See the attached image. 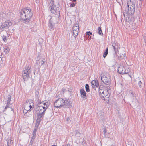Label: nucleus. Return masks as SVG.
Instances as JSON below:
<instances>
[{
	"instance_id": "obj_1",
	"label": "nucleus",
	"mask_w": 146,
	"mask_h": 146,
	"mask_svg": "<svg viewBox=\"0 0 146 146\" xmlns=\"http://www.w3.org/2000/svg\"><path fill=\"white\" fill-rule=\"evenodd\" d=\"M33 15L31 9L29 8L24 9L20 13L21 19L26 22H29Z\"/></svg>"
},
{
	"instance_id": "obj_2",
	"label": "nucleus",
	"mask_w": 146,
	"mask_h": 146,
	"mask_svg": "<svg viewBox=\"0 0 146 146\" xmlns=\"http://www.w3.org/2000/svg\"><path fill=\"white\" fill-rule=\"evenodd\" d=\"M106 89L105 91H104L103 89V88L102 87L100 86L99 88V92L100 96L102 97L105 99L104 97H106L107 98H108L110 95L109 94L108 91L110 90V86H106Z\"/></svg>"
},
{
	"instance_id": "obj_3",
	"label": "nucleus",
	"mask_w": 146,
	"mask_h": 146,
	"mask_svg": "<svg viewBox=\"0 0 146 146\" xmlns=\"http://www.w3.org/2000/svg\"><path fill=\"white\" fill-rule=\"evenodd\" d=\"M31 71V67L29 66H26L24 68L22 72V76L24 80H27L30 77V74Z\"/></svg>"
},
{
	"instance_id": "obj_4",
	"label": "nucleus",
	"mask_w": 146,
	"mask_h": 146,
	"mask_svg": "<svg viewBox=\"0 0 146 146\" xmlns=\"http://www.w3.org/2000/svg\"><path fill=\"white\" fill-rule=\"evenodd\" d=\"M31 71V67L29 66H26L24 68L22 72V76L24 80H27L30 77V74Z\"/></svg>"
},
{
	"instance_id": "obj_5",
	"label": "nucleus",
	"mask_w": 146,
	"mask_h": 146,
	"mask_svg": "<svg viewBox=\"0 0 146 146\" xmlns=\"http://www.w3.org/2000/svg\"><path fill=\"white\" fill-rule=\"evenodd\" d=\"M101 77L102 81L107 86H109L111 82V76L109 73H106L105 75L101 74Z\"/></svg>"
},
{
	"instance_id": "obj_6",
	"label": "nucleus",
	"mask_w": 146,
	"mask_h": 146,
	"mask_svg": "<svg viewBox=\"0 0 146 146\" xmlns=\"http://www.w3.org/2000/svg\"><path fill=\"white\" fill-rule=\"evenodd\" d=\"M127 6L128 8V13L133 14L135 12V4L131 1V0L127 2Z\"/></svg>"
},
{
	"instance_id": "obj_7",
	"label": "nucleus",
	"mask_w": 146,
	"mask_h": 146,
	"mask_svg": "<svg viewBox=\"0 0 146 146\" xmlns=\"http://www.w3.org/2000/svg\"><path fill=\"white\" fill-rule=\"evenodd\" d=\"M64 100L61 98H58L54 102V105L56 108L63 107V105L64 104Z\"/></svg>"
},
{
	"instance_id": "obj_8",
	"label": "nucleus",
	"mask_w": 146,
	"mask_h": 146,
	"mask_svg": "<svg viewBox=\"0 0 146 146\" xmlns=\"http://www.w3.org/2000/svg\"><path fill=\"white\" fill-rule=\"evenodd\" d=\"M12 25V23L9 21L3 22L0 26V29L3 31L4 29H7Z\"/></svg>"
},
{
	"instance_id": "obj_9",
	"label": "nucleus",
	"mask_w": 146,
	"mask_h": 146,
	"mask_svg": "<svg viewBox=\"0 0 146 146\" xmlns=\"http://www.w3.org/2000/svg\"><path fill=\"white\" fill-rule=\"evenodd\" d=\"M36 111L37 113H44L46 109L45 108L44 106L43 105L40 106L37 105L36 107Z\"/></svg>"
},
{
	"instance_id": "obj_10",
	"label": "nucleus",
	"mask_w": 146,
	"mask_h": 146,
	"mask_svg": "<svg viewBox=\"0 0 146 146\" xmlns=\"http://www.w3.org/2000/svg\"><path fill=\"white\" fill-rule=\"evenodd\" d=\"M72 30L74 36L76 38L77 36L79 30V25L77 24H74L72 27Z\"/></svg>"
},
{
	"instance_id": "obj_11",
	"label": "nucleus",
	"mask_w": 146,
	"mask_h": 146,
	"mask_svg": "<svg viewBox=\"0 0 146 146\" xmlns=\"http://www.w3.org/2000/svg\"><path fill=\"white\" fill-rule=\"evenodd\" d=\"M118 72L120 74H123L128 73V71L126 70L123 65L121 64L119 65L118 69Z\"/></svg>"
},
{
	"instance_id": "obj_12",
	"label": "nucleus",
	"mask_w": 146,
	"mask_h": 146,
	"mask_svg": "<svg viewBox=\"0 0 146 146\" xmlns=\"http://www.w3.org/2000/svg\"><path fill=\"white\" fill-rule=\"evenodd\" d=\"M50 9L52 13H55L57 11V8L54 5L53 0H51L50 4Z\"/></svg>"
},
{
	"instance_id": "obj_13",
	"label": "nucleus",
	"mask_w": 146,
	"mask_h": 146,
	"mask_svg": "<svg viewBox=\"0 0 146 146\" xmlns=\"http://www.w3.org/2000/svg\"><path fill=\"white\" fill-rule=\"evenodd\" d=\"M37 113V115L36 125H37V127H38L41 120L42 119L44 115V113Z\"/></svg>"
},
{
	"instance_id": "obj_14",
	"label": "nucleus",
	"mask_w": 146,
	"mask_h": 146,
	"mask_svg": "<svg viewBox=\"0 0 146 146\" xmlns=\"http://www.w3.org/2000/svg\"><path fill=\"white\" fill-rule=\"evenodd\" d=\"M57 21L56 18H51L50 20L49 26L51 29H53L54 27V25Z\"/></svg>"
},
{
	"instance_id": "obj_15",
	"label": "nucleus",
	"mask_w": 146,
	"mask_h": 146,
	"mask_svg": "<svg viewBox=\"0 0 146 146\" xmlns=\"http://www.w3.org/2000/svg\"><path fill=\"white\" fill-rule=\"evenodd\" d=\"M11 97L10 95H9L8 97V100L7 101V104L6 105V107L4 108V111H5L7 110V109H9V110H11L13 111V110L11 108H10L9 107V106L10 105V101H11Z\"/></svg>"
},
{
	"instance_id": "obj_16",
	"label": "nucleus",
	"mask_w": 146,
	"mask_h": 146,
	"mask_svg": "<svg viewBox=\"0 0 146 146\" xmlns=\"http://www.w3.org/2000/svg\"><path fill=\"white\" fill-rule=\"evenodd\" d=\"M112 46L114 49L115 54H116L118 51V48H120V47H119V44L118 43L116 42H115L112 44Z\"/></svg>"
},
{
	"instance_id": "obj_17",
	"label": "nucleus",
	"mask_w": 146,
	"mask_h": 146,
	"mask_svg": "<svg viewBox=\"0 0 146 146\" xmlns=\"http://www.w3.org/2000/svg\"><path fill=\"white\" fill-rule=\"evenodd\" d=\"M64 104L63 105V107L66 108L68 107V108L72 106V104L71 102L68 100H64Z\"/></svg>"
},
{
	"instance_id": "obj_18",
	"label": "nucleus",
	"mask_w": 146,
	"mask_h": 146,
	"mask_svg": "<svg viewBox=\"0 0 146 146\" xmlns=\"http://www.w3.org/2000/svg\"><path fill=\"white\" fill-rule=\"evenodd\" d=\"M91 84L93 88L96 90V87L98 88L99 86V83L97 80H93L91 82Z\"/></svg>"
},
{
	"instance_id": "obj_19",
	"label": "nucleus",
	"mask_w": 146,
	"mask_h": 146,
	"mask_svg": "<svg viewBox=\"0 0 146 146\" xmlns=\"http://www.w3.org/2000/svg\"><path fill=\"white\" fill-rule=\"evenodd\" d=\"M81 96L82 98H83L84 100L87 98V96L86 93L83 89H82L80 90Z\"/></svg>"
},
{
	"instance_id": "obj_20",
	"label": "nucleus",
	"mask_w": 146,
	"mask_h": 146,
	"mask_svg": "<svg viewBox=\"0 0 146 146\" xmlns=\"http://www.w3.org/2000/svg\"><path fill=\"white\" fill-rule=\"evenodd\" d=\"M30 104H31L32 105H33V100H27L26 103L25 104L24 106H29V105Z\"/></svg>"
},
{
	"instance_id": "obj_21",
	"label": "nucleus",
	"mask_w": 146,
	"mask_h": 146,
	"mask_svg": "<svg viewBox=\"0 0 146 146\" xmlns=\"http://www.w3.org/2000/svg\"><path fill=\"white\" fill-rule=\"evenodd\" d=\"M10 50V49L8 47L5 46L4 48V52L6 54L9 53Z\"/></svg>"
},
{
	"instance_id": "obj_22",
	"label": "nucleus",
	"mask_w": 146,
	"mask_h": 146,
	"mask_svg": "<svg viewBox=\"0 0 146 146\" xmlns=\"http://www.w3.org/2000/svg\"><path fill=\"white\" fill-rule=\"evenodd\" d=\"M134 94L135 93H134L132 91H130V92L129 96L132 99H133L135 96Z\"/></svg>"
},
{
	"instance_id": "obj_23",
	"label": "nucleus",
	"mask_w": 146,
	"mask_h": 146,
	"mask_svg": "<svg viewBox=\"0 0 146 146\" xmlns=\"http://www.w3.org/2000/svg\"><path fill=\"white\" fill-rule=\"evenodd\" d=\"M25 107H24V110H23V112L24 114H26L28 111H30L29 110V109H27V108L25 106H24Z\"/></svg>"
},
{
	"instance_id": "obj_24",
	"label": "nucleus",
	"mask_w": 146,
	"mask_h": 146,
	"mask_svg": "<svg viewBox=\"0 0 146 146\" xmlns=\"http://www.w3.org/2000/svg\"><path fill=\"white\" fill-rule=\"evenodd\" d=\"M98 34L101 36L102 35L103 33L100 27H98Z\"/></svg>"
},
{
	"instance_id": "obj_25",
	"label": "nucleus",
	"mask_w": 146,
	"mask_h": 146,
	"mask_svg": "<svg viewBox=\"0 0 146 146\" xmlns=\"http://www.w3.org/2000/svg\"><path fill=\"white\" fill-rule=\"evenodd\" d=\"M85 88L87 92H89L90 91L89 86V85L86 84L85 85Z\"/></svg>"
},
{
	"instance_id": "obj_26",
	"label": "nucleus",
	"mask_w": 146,
	"mask_h": 146,
	"mask_svg": "<svg viewBox=\"0 0 146 146\" xmlns=\"http://www.w3.org/2000/svg\"><path fill=\"white\" fill-rule=\"evenodd\" d=\"M48 102H43V104H42V105L43 106H44V108H45L46 109H47V108L48 107Z\"/></svg>"
},
{
	"instance_id": "obj_27",
	"label": "nucleus",
	"mask_w": 146,
	"mask_h": 146,
	"mask_svg": "<svg viewBox=\"0 0 146 146\" xmlns=\"http://www.w3.org/2000/svg\"><path fill=\"white\" fill-rule=\"evenodd\" d=\"M13 141L12 140L9 139L7 141V145L8 146H10L13 143Z\"/></svg>"
},
{
	"instance_id": "obj_28",
	"label": "nucleus",
	"mask_w": 146,
	"mask_h": 146,
	"mask_svg": "<svg viewBox=\"0 0 146 146\" xmlns=\"http://www.w3.org/2000/svg\"><path fill=\"white\" fill-rule=\"evenodd\" d=\"M2 39L4 42H6L7 40V38L4 35L2 36Z\"/></svg>"
},
{
	"instance_id": "obj_29",
	"label": "nucleus",
	"mask_w": 146,
	"mask_h": 146,
	"mask_svg": "<svg viewBox=\"0 0 146 146\" xmlns=\"http://www.w3.org/2000/svg\"><path fill=\"white\" fill-rule=\"evenodd\" d=\"M43 102H41V100H38L37 101V105L40 106L42 105L43 104Z\"/></svg>"
},
{
	"instance_id": "obj_30",
	"label": "nucleus",
	"mask_w": 146,
	"mask_h": 146,
	"mask_svg": "<svg viewBox=\"0 0 146 146\" xmlns=\"http://www.w3.org/2000/svg\"><path fill=\"white\" fill-rule=\"evenodd\" d=\"M45 62V60L44 59L40 61L39 63V65H42Z\"/></svg>"
},
{
	"instance_id": "obj_31",
	"label": "nucleus",
	"mask_w": 146,
	"mask_h": 146,
	"mask_svg": "<svg viewBox=\"0 0 146 146\" xmlns=\"http://www.w3.org/2000/svg\"><path fill=\"white\" fill-rule=\"evenodd\" d=\"M33 105H32L31 104H30L29 105V106H25V107H26L27 108L29 107V108H28L29 110H30V109L32 108V106H33Z\"/></svg>"
},
{
	"instance_id": "obj_32",
	"label": "nucleus",
	"mask_w": 146,
	"mask_h": 146,
	"mask_svg": "<svg viewBox=\"0 0 146 146\" xmlns=\"http://www.w3.org/2000/svg\"><path fill=\"white\" fill-rule=\"evenodd\" d=\"M108 54V52L105 51L104 52V53L103 55V56L104 58L106 56L107 54Z\"/></svg>"
},
{
	"instance_id": "obj_33",
	"label": "nucleus",
	"mask_w": 146,
	"mask_h": 146,
	"mask_svg": "<svg viewBox=\"0 0 146 146\" xmlns=\"http://www.w3.org/2000/svg\"><path fill=\"white\" fill-rule=\"evenodd\" d=\"M86 35H88V36H90L92 34V33L90 31H88L86 32Z\"/></svg>"
},
{
	"instance_id": "obj_34",
	"label": "nucleus",
	"mask_w": 146,
	"mask_h": 146,
	"mask_svg": "<svg viewBox=\"0 0 146 146\" xmlns=\"http://www.w3.org/2000/svg\"><path fill=\"white\" fill-rule=\"evenodd\" d=\"M106 133H107L106 129L104 128L103 131V133L104 134L105 136V134Z\"/></svg>"
},
{
	"instance_id": "obj_35",
	"label": "nucleus",
	"mask_w": 146,
	"mask_h": 146,
	"mask_svg": "<svg viewBox=\"0 0 146 146\" xmlns=\"http://www.w3.org/2000/svg\"><path fill=\"white\" fill-rule=\"evenodd\" d=\"M2 53H0V61L1 60H2V58H3L2 57Z\"/></svg>"
},
{
	"instance_id": "obj_36",
	"label": "nucleus",
	"mask_w": 146,
	"mask_h": 146,
	"mask_svg": "<svg viewBox=\"0 0 146 146\" xmlns=\"http://www.w3.org/2000/svg\"><path fill=\"white\" fill-rule=\"evenodd\" d=\"M35 137L32 136V137L31 139V142H33L34 140V139Z\"/></svg>"
},
{
	"instance_id": "obj_37",
	"label": "nucleus",
	"mask_w": 146,
	"mask_h": 146,
	"mask_svg": "<svg viewBox=\"0 0 146 146\" xmlns=\"http://www.w3.org/2000/svg\"><path fill=\"white\" fill-rule=\"evenodd\" d=\"M36 127L35 129H34V130H33V132H36V131H37V128L38 127H37V125H35V127Z\"/></svg>"
},
{
	"instance_id": "obj_38",
	"label": "nucleus",
	"mask_w": 146,
	"mask_h": 146,
	"mask_svg": "<svg viewBox=\"0 0 146 146\" xmlns=\"http://www.w3.org/2000/svg\"><path fill=\"white\" fill-rule=\"evenodd\" d=\"M33 137H35L36 135V132H33Z\"/></svg>"
},
{
	"instance_id": "obj_39",
	"label": "nucleus",
	"mask_w": 146,
	"mask_h": 146,
	"mask_svg": "<svg viewBox=\"0 0 146 146\" xmlns=\"http://www.w3.org/2000/svg\"><path fill=\"white\" fill-rule=\"evenodd\" d=\"M75 5V4L74 3H73L72 4H71L70 7H74Z\"/></svg>"
},
{
	"instance_id": "obj_40",
	"label": "nucleus",
	"mask_w": 146,
	"mask_h": 146,
	"mask_svg": "<svg viewBox=\"0 0 146 146\" xmlns=\"http://www.w3.org/2000/svg\"><path fill=\"white\" fill-rule=\"evenodd\" d=\"M141 84H142V82L141 81H140L139 82L138 84L139 86H140L141 85Z\"/></svg>"
},
{
	"instance_id": "obj_41",
	"label": "nucleus",
	"mask_w": 146,
	"mask_h": 146,
	"mask_svg": "<svg viewBox=\"0 0 146 146\" xmlns=\"http://www.w3.org/2000/svg\"><path fill=\"white\" fill-rule=\"evenodd\" d=\"M62 91L64 92H65V91H66V89L64 88L62 89Z\"/></svg>"
},
{
	"instance_id": "obj_42",
	"label": "nucleus",
	"mask_w": 146,
	"mask_h": 146,
	"mask_svg": "<svg viewBox=\"0 0 146 146\" xmlns=\"http://www.w3.org/2000/svg\"><path fill=\"white\" fill-rule=\"evenodd\" d=\"M108 48H107L106 49L105 51L106 52H108Z\"/></svg>"
},
{
	"instance_id": "obj_43",
	"label": "nucleus",
	"mask_w": 146,
	"mask_h": 146,
	"mask_svg": "<svg viewBox=\"0 0 146 146\" xmlns=\"http://www.w3.org/2000/svg\"><path fill=\"white\" fill-rule=\"evenodd\" d=\"M68 91L70 92H71L72 91V90L71 89H70V90H68Z\"/></svg>"
},
{
	"instance_id": "obj_44",
	"label": "nucleus",
	"mask_w": 146,
	"mask_h": 146,
	"mask_svg": "<svg viewBox=\"0 0 146 146\" xmlns=\"http://www.w3.org/2000/svg\"><path fill=\"white\" fill-rule=\"evenodd\" d=\"M126 146H131L129 144L127 145Z\"/></svg>"
},
{
	"instance_id": "obj_45",
	"label": "nucleus",
	"mask_w": 146,
	"mask_h": 146,
	"mask_svg": "<svg viewBox=\"0 0 146 146\" xmlns=\"http://www.w3.org/2000/svg\"><path fill=\"white\" fill-rule=\"evenodd\" d=\"M65 146H70V145L67 144L65 145Z\"/></svg>"
},
{
	"instance_id": "obj_46",
	"label": "nucleus",
	"mask_w": 146,
	"mask_h": 146,
	"mask_svg": "<svg viewBox=\"0 0 146 146\" xmlns=\"http://www.w3.org/2000/svg\"><path fill=\"white\" fill-rule=\"evenodd\" d=\"M123 56H121V55L120 56V58H121Z\"/></svg>"
},
{
	"instance_id": "obj_47",
	"label": "nucleus",
	"mask_w": 146,
	"mask_h": 146,
	"mask_svg": "<svg viewBox=\"0 0 146 146\" xmlns=\"http://www.w3.org/2000/svg\"><path fill=\"white\" fill-rule=\"evenodd\" d=\"M52 146H57V145H52Z\"/></svg>"
},
{
	"instance_id": "obj_48",
	"label": "nucleus",
	"mask_w": 146,
	"mask_h": 146,
	"mask_svg": "<svg viewBox=\"0 0 146 146\" xmlns=\"http://www.w3.org/2000/svg\"><path fill=\"white\" fill-rule=\"evenodd\" d=\"M73 1H74L75 2V1H76V0H73Z\"/></svg>"
},
{
	"instance_id": "obj_49",
	"label": "nucleus",
	"mask_w": 146,
	"mask_h": 146,
	"mask_svg": "<svg viewBox=\"0 0 146 146\" xmlns=\"http://www.w3.org/2000/svg\"><path fill=\"white\" fill-rule=\"evenodd\" d=\"M69 119H68V118H67V121H68V120H69Z\"/></svg>"
},
{
	"instance_id": "obj_50",
	"label": "nucleus",
	"mask_w": 146,
	"mask_h": 146,
	"mask_svg": "<svg viewBox=\"0 0 146 146\" xmlns=\"http://www.w3.org/2000/svg\"><path fill=\"white\" fill-rule=\"evenodd\" d=\"M140 0V1H142L143 0Z\"/></svg>"
}]
</instances>
